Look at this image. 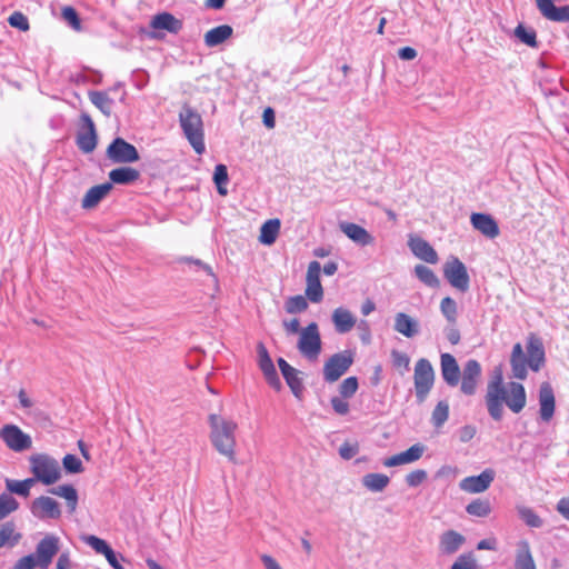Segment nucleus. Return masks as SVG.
Segmentation results:
<instances>
[{"mask_svg": "<svg viewBox=\"0 0 569 569\" xmlns=\"http://www.w3.org/2000/svg\"><path fill=\"white\" fill-rule=\"evenodd\" d=\"M515 36L525 44L537 48V33L532 28H526L522 24H518L515 29Z\"/></svg>", "mask_w": 569, "mask_h": 569, "instance_id": "a18cd8bd", "label": "nucleus"}, {"mask_svg": "<svg viewBox=\"0 0 569 569\" xmlns=\"http://www.w3.org/2000/svg\"><path fill=\"white\" fill-rule=\"evenodd\" d=\"M413 380L417 401L422 403L435 382V371L428 359L422 358L416 362Z\"/></svg>", "mask_w": 569, "mask_h": 569, "instance_id": "423d86ee", "label": "nucleus"}, {"mask_svg": "<svg viewBox=\"0 0 569 569\" xmlns=\"http://www.w3.org/2000/svg\"><path fill=\"white\" fill-rule=\"evenodd\" d=\"M181 129L198 154L206 151L203 122L201 116L190 106L184 104L179 113Z\"/></svg>", "mask_w": 569, "mask_h": 569, "instance_id": "7ed1b4c3", "label": "nucleus"}, {"mask_svg": "<svg viewBox=\"0 0 569 569\" xmlns=\"http://www.w3.org/2000/svg\"><path fill=\"white\" fill-rule=\"evenodd\" d=\"M108 561V563L113 569H124L123 566L120 563L119 558L123 560V557L121 555L116 553V551L110 547L107 552L103 555Z\"/></svg>", "mask_w": 569, "mask_h": 569, "instance_id": "338daca9", "label": "nucleus"}, {"mask_svg": "<svg viewBox=\"0 0 569 569\" xmlns=\"http://www.w3.org/2000/svg\"><path fill=\"white\" fill-rule=\"evenodd\" d=\"M180 261L184 262V263L192 264L196 268L197 271L201 270L206 274L211 276V277L214 278V273L212 271V268L209 264L204 263L203 261H201L199 259H194V258H191V257H183V258H181Z\"/></svg>", "mask_w": 569, "mask_h": 569, "instance_id": "680f3d73", "label": "nucleus"}, {"mask_svg": "<svg viewBox=\"0 0 569 569\" xmlns=\"http://www.w3.org/2000/svg\"><path fill=\"white\" fill-rule=\"evenodd\" d=\"M466 511L471 516L487 517L491 512V506L488 500L476 499L466 507Z\"/></svg>", "mask_w": 569, "mask_h": 569, "instance_id": "de8ad7c7", "label": "nucleus"}, {"mask_svg": "<svg viewBox=\"0 0 569 569\" xmlns=\"http://www.w3.org/2000/svg\"><path fill=\"white\" fill-rule=\"evenodd\" d=\"M308 302L303 296L290 297L284 305V309L288 313H300L307 310Z\"/></svg>", "mask_w": 569, "mask_h": 569, "instance_id": "603ef678", "label": "nucleus"}, {"mask_svg": "<svg viewBox=\"0 0 569 569\" xmlns=\"http://www.w3.org/2000/svg\"><path fill=\"white\" fill-rule=\"evenodd\" d=\"M277 362L287 385L291 389L292 393L299 398L303 390L302 379L299 377L300 372L290 366L283 358H279Z\"/></svg>", "mask_w": 569, "mask_h": 569, "instance_id": "5701e85b", "label": "nucleus"}, {"mask_svg": "<svg viewBox=\"0 0 569 569\" xmlns=\"http://www.w3.org/2000/svg\"><path fill=\"white\" fill-rule=\"evenodd\" d=\"M415 274L417 278L423 282L426 286L430 288H436L439 286V279L435 274V272L427 266L417 264L415 267Z\"/></svg>", "mask_w": 569, "mask_h": 569, "instance_id": "c03bdc74", "label": "nucleus"}, {"mask_svg": "<svg viewBox=\"0 0 569 569\" xmlns=\"http://www.w3.org/2000/svg\"><path fill=\"white\" fill-rule=\"evenodd\" d=\"M213 181L217 186L218 192L221 196H226L228 190L226 184L229 181L228 169L224 164H217L213 172Z\"/></svg>", "mask_w": 569, "mask_h": 569, "instance_id": "49530a36", "label": "nucleus"}, {"mask_svg": "<svg viewBox=\"0 0 569 569\" xmlns=\"http://www.w3.org/2000/svg\"><path fill=\"white\" fill-rule=\"evenodd\" d=\"M107 157L113 163H132L140 159L137 148L120 137L109 144Z\"/></svg>", "mask_w": 569, "mask_h": 569, "instance_id": "9d476101", "label": "nucleus"}, {"mask_svg": "<svg viewBox=\"0 0 569 569\" xmlns=\"http://www.w3.org/2000/svg\"><path fill=\"white\" fill-rule=\"evenodd\" d=\"M545 363V348L541 339L530 335L527 340V355L522 346L516 343L512 348L510 365L515 378L523 380L527 377V368L539 371Z\"/></svg>", "mask_w": 569, "mask_h": 569, "instance_id": "f257e3e1", "label": "nucleus"}, {"mask_svg": "<svg viewBox=\"0 0 569 569\" xmlns=\"http://www.w3.org/2000/svg\"><path fill=\"white\" fill-rule=\"evenodd\" d=\"M358 390V379L356 377H348L340 385V393L345 398L352 397Z\"/></svg>", "mask_w": 569, "mask_h": 569, "instance_id": "6e6d98bb", "label": "nucleus"}, {"mask_svg": "<svg viewBox=\"0 0 569 569\" xmlns=\"http://www.w3.org/2000/svg\"><path fill=\"white\" fill-rule=\"evenodd\" d=\"M505 402L512 412L519 413L526 406L525 387L519 382H510Z\"/></svg>", "mask_w": 569, "mask_h": 569, "instance_id": "bb28decb", "label": "nucleus"}, {"mask_svg": "<svg viewBox=\"0 0 569 569\" xmlns=\"http://www.w3.org/2000/svg\"><path fill=\"white\" fill-rule=\"evenodd\" d=\"M30 511L39 520L59 519L61 517L59 502L48 496L36 498L31 502Z\"/></svg>", "mask_w": 569, "mask_h": 569, "instance_id": "f8f14e48", "label": "nucleus"}, {"mask_svg": "<svg viewBox=\"0 0 569 569\" xmlns=\"http://www.w3.org/2000/svg\"><path fill=\"white\" fill-rule=\"evenodd\" d=\"M496 472L493 469L487 468L478 476L463 478L459 482V488L468 493H480L486 491L493 481Z\"/></svg>", "mask_w": 569, "mask_h": 569, "instance_id": "dca6fc26", "label": "nucleus"}, {"mask_svg": "<svg viewBox=\"0 0 569 569\" xmlns=\"http://www.w3.org/2000/svg\"><path fill=\"white\" fill-rule=\"evenodd\" d=\"M425 452V446L421 443H416L411 446L406 451H402L398 455L391 456L383 460L385 467H396L401 465H407L419 460Z\"/></svg>", "mask_w": 569, "mask_h": 569, "instance_id": "412c9836", "label": "nucleus"}, {"mask_svg": "<svg viewBox=\"0 0 569 569\" xmlns=\"http://www.w3.org/2000/svg\"><path fill=\"white\" fill-rule=\"evenodd\" d=\"M50 493L66 499L70 513L74 512L78 506V492L72 485H61L49 490Z\"/></svg>", "mask_w": 569, "mask_h": 569, "instance_id": "e433bc0d", "label": "nucleus"}, {"mask_svg": "<svg viewBox=\"0 0 569 569\" xmlns=\"http://www.w3.org/2000/svg\"><path fill=\"white\" fill-rule=\"evenodd\" d=\"M540 418L548 422L555 413V393L548 382H543L539 389Z\"/></svg>", "mask_w": 569, "mask_h": 569, "instance_id": "b1692460", "label": "nucleus"}, {"mask_svg": "<svg viewBox=\"0 0 569 569\" xmlns=\"http://www.w3.org/2000/svg\"><path fill=\"white\" fill-rule=\"evenodd\" d=\"M19 508V502L9 493L0 495V520L8 517Z\"/></svg>", "mask_w": 569, "mask_h": 569, "instance_id": "8fccbe9b", "label": "nucleus"}, {"mask_svg": "<svg viewBox=\"0 0 569 569\" xmlns=\"http://www.w3.org/2000/svg\"><path fill=\"white\" fill-rule=\"evenodd\" d=\"M89 99L106 117L112 113L113 100L104 91L89 92Z\"/></svg>", "mask_w": 569, "mask_h": 569, "instance_id": "ea45409f", "label": "nucleus"}, {"mask_svg": "<svg viewBox=\"0 0 569 569\" xmlns=\"http://www.w3.org/2000/svg\"><path fill=\"white\" fill-rule=\"evenodd\" d=\"M425 452V446L421 443H416L411 446L406 451H402L398 455L391 456L383 460L385 467H396L401 465H407L419 460Z\"/></svg>", "mask_w": 569, "mask_h": 569, "instance_id": "4be33fe9", "label": "nucleus"}, {"mask_svg": "<svg viewBox=\"0 0 569 569\" xmlns=\"http://www.w3.org/2000/svg\"><path fill=\"white\" fill-rule=\"evenodd\" d=\"M450 569H478L475 556L469 553L460 555Z\"/></svg>", "mask_w": 569, "mask_h": 569, "instance_id": "864d4df0", "label": "nucleus"}, {"mask_svg": "<svg viewBox=\"0 0 569 569\" xmlns=\"http://www.w3.org/2000/svg\"><path fill=\"white\" fill-rule=\"evenodd\" d=\"M30 463L33 479L41 481L43 485H53L61 478L59 462L48 455H33L30 458Z\"/></svg>", "mask_w": 569, "mask_h": 569, "instance_id": "39448f33", "label": "nucleus"}, {"mask_svg": "<svg viewBox=\"0 0 569 569\" xmlns=\"http://www.w3.org/2000/svg\"><path fill=\"white\" fill-rule=\"evenodd\" d=\"M84 541L88 546H90L97 553L104 555L110 548V546L103 539L97 536H88L84 538Z\"/></svg>", "mask_w": 569, "mask_h": 569, "instance_id": "4d7b16f0", "label": "nucleus"}, {"mask_svg": "<svg viewBox=\"0 0 569 569\" xmlns=\"http://www.w3.org/2000/svg\"><path fill=\"white\" fill-rule=\"evenodd\" d=\"M332 323L338 333H347L356 326L355 316L346 308L339 307L332 312Z\"/></svg>", "mask_w": 569, "mask_h": 569, "instance_id": "c85d7f7f", "label": "nucleus"}, {"mask_svg": "<svg viewBox=\"0 0 569 569\" xmlns=\"http://www.w3.org/2000/svg\"><path fill=\"white\" fill-rule=\"evenodd\" d=\"M150 26L153 29H161L171 33H178L182 28V22L174 18L171 13L163 12L154 16Z\"/></svg>", "mask_w": 569, "mask_h": 569, "instance_id": "473e14b6", "label": "nucleus"}, {"mask_svg": "<svg viewBox=\"0 0 569 569\" xmlns=\"http://www.w3.org/2000/svg\"><path fill=\"white\" fill-rule=\"evenodd\" d=\"M36 567H38L36 556L31 553L20 558L13 569H34Z\"/></svg>", "mask_w": 569, "mask_h": 569, "instance_id": "e2e57ef3", "label": "nucleus"}, {"mask_svg": "<svg viewBox=\"0 0 569 569\" xmlns=\"http://www.w3.org/2000/svg\"><path fill=\"white\" fill-rule=\"evenodd\" d=\"M440 368L443 381L450 386L456 387L460 380V368L456 358L450 353H442L440 357Z\"/></svg>", "mask_w": 569, "mask_h": 569, "instance_id": "6ab92c4d", "label": "nucleus"}, {"mask_svg": "<svg viewBox=\"0 0 569 569\" xmlns=\"http://www.w3.org/2000/svg\"><path fill=\"white\" fill-rule=\"evenodd\" d=\"M470 222L476 230L489 239H493L499 236L498 223L488 213H472Z\"/></svg>", "mask_w": 569, "mask_h": 569, "instance_id": "aec40b11", "label": "nucleus"}, {"mask_svg": "<svg viewBox=\"0 0 569 569\" xmlns=\"http://www.w3.org/2000/svg\"><path fill=\"white\" fill-rule=\"evenodd\" d=\"M517 512L520 519L530 528H540L543 525L542 519L535 512L532 508L526 506H517Z\"/></svg>", "mask_w": 569, "mask_h": 569, "instance_id": "37998d69", "label": "nucleus"}, {"mask_svg": "<svg viewBox=\"0 0 569 569\" xmlns=\"http://www.w3.org/2000/svg\"><path fill=\"white\" fill-rule=\"evenodd\" d=\"M426 479H427V472L422 469H417L406 476V482L409 487H418Z\"/></svg>", "mask_w": 569, "mask_h": 569, "instance_id": "052dcab7", "label": "nucleus"}, {"mask_svg": "<svg viewBox=\"0 0 569 569\" xmlns=\"http://www.w3.org/2000/svg\"><path fill=\"white\" fill-rule=\"evenodd\" d=\"M515 569H536V563L532 558L529 542L522 540L518 543Z\"/></svg>", "mask_w": 569, "mask_h": 569, "instance_id": "c9c22d12", "label": "nucleus"}, {"mask_svg": "<svg viewBox=\"0 0 569 569\" xmlns=\"http://www.w3.org/2000/svg\"><path fill=\"white\" fill-rule=\"evenodd\" d=\"M0 438L9 449L16 452H22L32 446L31 437L16 425L3 426L0 430Z\"/></svg>", "mask_w": 569, "mask_h": 569, "instance_id": "9b49d317", "label": "nucleus"}, {"mask_svg": "<svg viewBox=\"0 0 569 569\" xmlns=\"http://www.w3.org/2000/svg\"><path fill=\"white\" fill-rule=\"evenodd\" d=\"M391 358H392V363L395 367H397V368L402 367L405 369L409 368L410 360L406 353L397 351V350H392Z\"/></svg>", "mask_w": 569, "mask_h": 569, "instance_id": "0e129e2a", "label": "nucleus"}, {"mask_svg": "<svg viewBox=\"0 0 569 569\" xmlns=\"http://www.w3.org/2000/svg\"><path fill=\"white\" fill-rule=\"evenodd\" d=\"M62 18L68 22L74 30H80V19L74 8L64 7L62 9Z\"/></svg>", "mask_w": 569, "mask_h": 569, "instance_id": "bf43d9fd", "label": "nucleus"}, {"mask_svg": "<svg viewBox=\"0 0 569 569\" xmlns=\"http://www.w3.org/2000/svg\"><path fill=\"white\" fill-rule=\"evenodd\" d=\"M21 539V535L16 532V526L12 521L0 525V548L9 545L16 546Z\"/></svg>", "mask_w": 569, "mask_h": 569, "instance_id": "a19ab883", "label": "nucleus"}, {"mask_svg": "<svg viewBox=\"0 0 569 569\" xmlns=\"http://www.w3.org/2000/svg\"><path fill=\"white\" fill-rule=\"evenodd\" d=\"M481 376V366L475 359H469L462 369L461 377V391L465 395L471 396L476 392L478 380Z\"/></svg>", "mask_w": 569, "mask_h": 569, "instance_id": "f3484780", "label": "nucleus"}, {"mask_svg": "<svg viewBox=\"0 0 569 569\" xmlns=\"http://www.w3.org/2000/svg\"><path fill=\"white\" fill-rule=\"evenodd\" d=\"M389 482V477L383 473H367L362 477V485L371 492L383 491Z\"/></svg>", "mask_w": 569, "mask_h": 569, "instance_id": "58836bf2", "label": "nucleus"}, {"mask_svg": "<svg viewBox=\"0 0 569 569\" xmlns=\"http://www.w3.org/2000/svg\"><path fill=\"white\" fill-rule=\"evenodd\" d=\"M508 390L503 386L501 371H497L487 386L486 406L490 417L500 421L503 416V402L506 401Z\"/></svg>", "mask_w": 569, "mask_h": 569, "instance_id": "20e7f679", "label": "nucleus"}, {"mask_svg": "<svg viewBox=\"0 0 569 569\" xmlns=\"http://www.w3.org/2000/svg\"><path fill=\"white\" fill-rule=\"evenodd\" d=\"M140 177V172L131 167H120L109 172L110 183L117 184H130L137 181Z\"/></svg>", "mask_w": 569, "mask_h": 569, "instance_id": "f704fd0d", "label": "nucleus"}, {"mask_svg": "<svg viewBox=\"0 0 569 569\" xmlns=\"http://www.w3.org/2000/svg\"><path fill=\"white\" fill-rule=\"evenodd\" d=\"M353 363V352L345 350L331 356L323 366V378L327 382H335L343 376Z\"/></svg>", "mask_w": 569, "mask_h": 569, "instance_id": "6e6552de", "label": "nucleus"}, {"mask_svg": "<svg viewBox=\"0 0 569 569\" xmlns=\"http://www.w3.org/2000/svg\"><path fill=\"white\" fill-rule=\"evenodd\" d=\"M258 352V366L262 371L266 381L269 383L271 388L279 391L282 387L280 378L277 373L276 367L272 362V359L262 342H259L257 346Z\"/></svg>", "mask_w": 569, "mask_h": 569, "instance_id": "4468645a", "label": "nucleus"}, {"mask_svg": "<svg viewBox=\"0 0 569 569\" xmlns=\"http://www.w3.org/2000/svg\"><path fill=\"white\" fill-rule=\"evenodd\" d=\"M8 22L11 27L13 28H17L21 31H27L29 30V21H28V18L21 13V12H13L9 19H8Z\"/></svg>", "mask_w": 569, "mask_h": 569, "instance_id": "13d9d810", "label": "nucleus"}, {"mask_svg": "<svg viewBox=\"0 0 569 569\" xmlns=\"http://www.w3.org/2000/svg\"><path fill=\"white\" fill-rule=\"evenodd\" d=\"M58 551L59 538L53 535H47L38 542L36 553H33L36 556L38 567L41 569H48Z\"/></svg>", "mask_w": 569, "mask_h": 569, "instance_id": "ddd939ff", "label": "nucleus"}, {"mask_svg": "<svg viewBox=\"0 0 569 569\" xmlns=\"http://www.w3.org/2000/svg\"><path fill=\"white\" fill-rule=\"evenodd\" d=\"M280 230L279 219H269L260 228L259 241L263 244L270 246L274 243Z\"/></svg>", "mask_w": 569, "mask_h": 569, "instance_id": "4c0bfd02", "label": "nucleus"}, {"mask_svg": "<svg viewBox=\"0 0 569 569\" xmlns=\"http://www.w3.org/2000/svg\"><path fill=\"white\" fill-rule=\"evenodd\" d=\"M340 230L353 242L359 246H369L373 243V237L361 226L353 222H341Z\"/></svg>", "mask_w": 569, "mask_h": 569, "instance_id": "a878e982", "label": "nucleus"}, {"mask_svg": "<svg viewBox=\"0 0 569 569\" xmlns=\"http://www.w3.org/2000/svg\"><path fill=\"white\" fill-rule=\"evenodd\" d=\"M449 417V405L446 401H439L432 411L431 422L436 428L445 425Z\"/></svg>", "mask_w": 569, "mask_h": 569, "instance_id": "09e8293b", "label": "nucleus"}, {"mask_svg": "<svg viewBox=\"0 0 569 569\" xmlns=\"http://www.w3.org/2000/svg\"><path fill=\"white\" fill-rule=\"evenodd\" d=\"M210 440L214 449L229 461L236 462V430L237 423L219 415L209 416Z\"/></svg>", "mask_w": 569, "mask_h": 569, "instance_id": "f03ea898", "label": "nucleus"}, {"mask_svg": "<svg viewBox=\"0 0 569 569\" xmlns=\"http://www.w3.org/2000/svg\"><path fill=\"white\" fill-rule=\"evenodd\" d=\"M63 468L69 473H79L83 471L81 460L74 455H66L62 460Z\"/></svg>", "mask_w": 569, "mask_h": 569, "instance_id": "5fc2aeb1", "label": "nucleus"}, {"mask_svg": "<svg viewBox=\"0 0 569 569\" xmlns=\"http://www.w3.org/2000/svg\"><path fill=\"white\" fill-rule=\"evenodd\" d=\"M408 246L417 258L428 263H437L438 254L436 250L430 246L429 242H427L422 238L410 237Z\"/></svg>", "mask_w": 569, "mask_h": 569, "instance_id": "393cba45", "label": "nucleus"}, {"mask_svg": "<svg viewBox=\"0 0 569 569\" xmlns=\"http://www.w3.org/2000/svg\"><path fill=\"white\" fill-rule=\"evenodd\" d=\"M477 429L475 426L467 425L459 429V439L461 442H469L476 436Z\"/></svg>", "mask_w": 569, "mask_h": 569, "instance_id": "774afa93", "label": "nucleus"}, {"mask_svg": "<svg viewBox=\"0 0 569 569\" xmlns=\"http://www.w3.org/2000/svg\"><path fill=\"white\" fill-rule=\"evenodd\" d=\"M443 276L456 289L466 292L469 289V274L466 266L457 258L450 257L443 264Z\"/></svg>", "mask_w": 569, "mask_h": 569, "instance_id": "1a4fd4ad", "label": "nucleus"}, {"mask_svg": "<svg viewBox=\"0 0 569 569\" xmlns=\"http://www.w3.org/2000/svg\"><path fill=\"white\" fill-rule=\"evenodd\" d=\"M321 264L318 261H311L307 270L306 297L313 303H318L323 298V289L320 282Z\"/></svg>", "mask_w": 569, "mask_h": 569, "instance_id": "2eb2a0df", "label": "nucleus"}, {"mask_svg": "<svg viewBox=\"0 0 569 569\" xmlns=\"http://www.w3.org/2000/svg\"><path fill=\"white\" fill-rule=\"evenodd\" d=\"M393 329L406 338H412L419 332V323L405 312L395 316Z\"/></svg>", "mask_w": 569, "mask_h": 569, "instance_id": "7c9ffc66", "label": "nucleus"}, {"mask_svg": "<svg viewBox=\"0 0 569 569\" xmlns=\"http://www.w3.org/2000/svg\"><path fill=\"white\" fill-rule=\"evenodd\" d=\"M112 189L110 182L94 186L90 188L82 199V208L91 209L94 208Z\"/></svg>", "mask_w": 569, "mask_h": 569, "instance_id": "2f4dec72", "label": "nucleus"}, {"mask_svg": "<svg viewBox=\"0 0 569 569\" xmlns=\"http://www.w3.org/2000/svg\"><path fill=\"white\" fill-rule=\"evenodd\" d=\"M321 346L319 327L316 322H311L301 329L297 348L303 357L316 360L321 352Z\"/></svg>", "mask_w": 569, "mask_h": 569, "instance_id": "0eeeda50", "label": "nucleus"}, {"mask_svg": "<svg viewBox=\"0 0 569 569\" xmlns=\"http://www.w3.org/2000/svg\"><path fill=\"white\" fill-rule=\"evenodd\" d=\"M83 126L86 130L80 131L77 136V146L78 148L84 152L90 153L97 147V132L94 123L89 114L83 113L81 116Z\"/></svg>", "mask_w": 569, "mask_h": 569, "instance_id": "a211bd4d", "label": "nucleus"}, {"mask_svg": "<svg viewBox=\"0 0 569 569\" xmlns=\"http://www.w3.org/2000/svg\"><path fill=\"white\" fill-rule=\"evenodd\" d=\"M440 310L449 323H456L458 316L457 302L452 298H443L440 302Z\"/></svg>", "mask_w": 569, "mask_h": 569, "instance_id": "3c124183", "label": "nucleus"}, {"mask_svg": "<svg viewBox=\"0 0 569 569\" xmlns=\"http://www.w3.org/2000/svg\"><path fill=\"white\" fill-rule=\"evenodd\" d=\"M233 33V29L228 24H221L210 29L204 34V43L209 48L217 47L228 40Z\"/></svg>", "mask_w": 569, "mask_h": 569, "instance_id": "72a5a7b5", "label": "nucleus"}, {"mask_svg": "<svg viewBox=\"0 0 569 569\" xmlns=\"http://www.w3.org/2000/svg\"><path fill=\"white\" fill-rule=\"evenodd\" d=\"M455 325L456 323H449V326H447L443 330L447 340L453 346L458 345L460 341V331Z\"/></svg>", "mask_w": 569, "mask_h": 569, "instance_id": "69168bd1", "label": "nucleus"}, {"mask_svg": "<svg viewBox=\"0 0 569 569\" xmlns=\"http://www.w3.org/2000/svg\"><path fill=\"white\" fill-rule=\"evenodd\" d=\"M539 11L548 20L557 22L569 21V4L557 8L552 1L539 0Z\"/></svg>", "mask_w": 569, "mask_h": 569, "instance_id": "cd10ccee", "label": "nucleus"}, {"mask_svg": "<svg viewBox=\"0 0 569 569\" xmlns=\"http://www.w3.org/2000/svg\"><path fill=\"white\" fill-rule=\"evenodd\" d=\"M36 479L28 478L24 480L6 479V488L10 493L27 498L30 495V489L34 485Z\"/></svg>", "mask_w": 569, "mask_h": 569, "instance_id": "79ce46f5", "label": "nucleus"}, {"mask_svg": "<svg viewBox=\"0 0 569 569\" xmlns=\"http://www.w3.org/2000/svg\"><path fill=\"white\" fill-rule=\"evenodd\" d=\"M465 540L461 533L455 530H448L440 537L439 550L442 555H453L461 548Z\"/></svg>", "mask_w": 569, "mask_h": 569, "instance_id": "c756f323", "label": "nucleus"}]
</instances>
